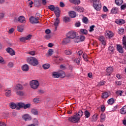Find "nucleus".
Instances as JSON below:
<instances>
[{
  "label": "nucleus",
  "instance_id": "obj_55",
  "mask_svg": "<svg viewBox=\"0 0 126 126\" xmlns=\"http://www.w3.org/2000/svg\"><path fill=\"white\" fill-rule=\"evenodd\" d=\"M40 3L39 2V1H35L34 2V5L36 7H39L40 5Z\"/></svg>",
  "mask_w": 126,
  "mask_h": 126
},
{
  "label": "nucleus",
  "instance_id": "obj_59",
  "mask_svg": "<svg viewBox=\"0 0 126 126\" xmlns=\"http://www.w3.org/2000/svg\"><path fill=\"white\" fill-rule=\"evenodd\" d=\"M28 54H29V55H31V56H35V55H36V52L30 51L28 52Z\"/></svg>",
  "mask_w": 126,
  "mask_h": 126
},
{
  "label": "nucleus",
  "instance_id": "obj_48",
  "mask_svg": "<svg viewBox=\"0 0 126 126\" xmlns=\"http://www.w3.org/2000/svg\"><path fill=\"white\" fill-rule=\"evenodd\" d=\"M17 30L19 32H23V26H18L17 27Z\"/></svg>",
  "mask_w": 126,
  "mask_h": 126
},
{
  "label": "nucleus",
  "instance_id": "obj_53",
  "mask_svg": "<svg viewBox=\"0 0 126 126\" xmlns=\"http://www.w3.org/2000/svg\"><path fill=\"white\" fill-rule=\"evenodd\" d=\"M79 37L80 38V42H83V41L85 40V36L83 35H80L79 36Z\"/></svg>",
  "mask_w": 126,
  "mask_h": 126
},
{
  "label": "nucleus",
  "instance_id": "obj_54",
  "mask_svg": "<svg viewBox=\"0 0 126 126\" xmlns=\"http://www.w3.org/2000/svg\"><path fill=\"white\" fill-rule=\"evenodd\" d=\"M81 33H83V34H85V35H87L88 33L87 30L84 29H81Z\"/></svg>",
  "mask_w": 126,
  "mask_h": 126
},
{
  "label": "nucleus",
  "instance_id": "obj_8",
  "mask_svg": "<svg viewBox=\"0 0 126 126\" xmlns=\"http://www.w3.org/2000/svg\"><path fill=\"white\" fill-rule=\"evenodd\" d=\"M71 41L70 40V38L68 37V36H66L64 38L62 41V44L63 45H67V44H69Z\"/></svg>",
  "mask_w": 126,
  "mask_h": 126
},
{
  "label": "nucleus",
  "instance_id": "obj_36",
  "mask_svg": "<svg viewBox=\"0 0 126 126\" xmlns=\"http://www.w3.org/2000/svg\"><path fill=\"white\" fill-rule=\"evenodd\" d=\"M31 112L32 113L33 115H38V110H37V109H35V108L32 109Z\"/></svg>",
  "mask_w": 126,
  "mask_h": 126
},
{
  "label": "nucleus",
  "instance_id": "obj_15",
  "mask_svg": "<svg viewBox=\"0 0 126 126\" xmlns=\"http://www.w3.org/2000/svg\"><path fill=\"white\" fill-rule=\"evenodd\" d=\"M24 103L20 102L17 103V110H19L20 109H22V108H24Z\"/></svg>",
  "mask_w": 126,
  "mask_h": 126
},
{
  "label": "nucleus",
  "instance_id": "obj_47",
  "mask_svg": "<svg viewBox=\"0 0 126 126\" xmlns=\"http://www.w3.org/2000/svg\"><path fill=\"white\" fill-rule=\"evenodd\" d=\"M106 119V116L105 114H101L100 116V122H104Z\"/></svg>",
  "mask_w": 126,
  "mask_h": 126
},
{
  "label": "nucleus",
  "instance_id": "obj_18",
  "mask_svg": "<svg viewBox=\"0 0 126 126\" xmlns=\"http://www.w3.org/2000/svg\"><path fill=\"white\" fill-rule=\"evenodd\" d=\"M10 108H11V109H16V110H17V104L14 102H11L10 103Z\"/></svg>",
  "mask_w": 126,
  "mask_h": 126
},
{
  "label": "nucleus",
  "instance_id": "obj_61",
  "mask_svg": "<svg viewBox=\"0 0 126 126\" xmlns=\"http://www.w3.org/2000/svg\"><path fill=\"white\" fill-rule=\"evenodd\" d=\"M7 66L10 68L13 67V63L12 62H9L7 64Z\"/></svg>",
  "mask_w": 126,
  "mask_h": 126
},
{
  "label": "nucleus",
  "instance_id": "obj_44",
  "mask_svg": "<svg viewBox=\"0 0 126 126\" xmlns=\"http://www.w3.org/2000/svg\"><path fill=\"white\" fill-rule=\"evenodd\" d=\"M84 114L86 118H88L90 117V112H89L88 110L85 111Z\"/></svg>",
  "mask_w": 126,
  "mask_h": 126
},
{
  "label": "nucleus",
  "instance_id": "obj_45",
  "mask_svg": "<svg viewBox=\"0 0 126 126\" xmlns=\"http://www.w3.org/2000/svg\"><path fill=\"white\" fill-rule=\"evenodd\" d=\"M33 125L35 126H39V122H38V120L36 119H33Z\"/></svg>",
  "mask_w": 126,
  "mask_h": 126
},
{
  "label": "nucleus",
  "instance_id": "obj_3",
  "mask_svg": "<svg viewBox=\"0 0 126 126\" xmlns=\"http://www.w3.org/2000/svg\"><path fill=\"white\" fill-rule=\"evenodd\" d=\"M30 85L32 89L36 90L39 87V81L37 80H32L30 82Z\"/></svg>",
  "mask_w": 126,
  "mask_h": 126
},
{
  "label": "nucleus",
  "instance_id": "obj_37",
  "mask_svg": "<svg viewBox=\"0 0 126 126\" xmlns=\"http://www.w3.org/2000/svg\"><path fill=\"white\" fill-rule=\"evenodd\" d=\"M123 2V0H115V3L117 5H122Z\"/></svg>",
  "mask_w": 126,
  "mask_h": 126
},
{
  "label": "nucleus",
  "instance_id": "obj_63",
  "mask_svg": "<svg viewBox=\"0 0 126 126\" xmlns=\"http://www.w3.org/2000/svg\"><path fill=\"white\" fill-rule=\"evenodd\" d=\"M20 41L21 42H22V43H24V42H25V41H26V38H25V37H22V38H20Z\"/></svg>",
  "mask_w": 126,
  "mask_h": 126
},
{
  "label": "nucleus",
  "instance_id": "obj_17",
  "mask_svg": "<svg viewBox=\"0 0 126 126\" xmlns=\"http://www.w3.org/2000/svg\"><path fill=\"white\" fill-rule=\"evenodd\" d=\"M111 12L112 14L118 13V12H119V8L118 7H114L111 9Z\"/></svg>",
  "mask_w": 126,
  "mask_h": 126
},
{
  "label": "nucleus",
  "instance_id": "obj_50",
  "mask_svg": "<svg viewBox=\"0 0 126 126\" xmlns=\"http://www.w3.org/2000/svg\"><path fill=\"white\" fill-rule=\"evenodd\" d=\"M82 21L83 23H85V24H87V23H88V19L86 17H84Z\"/></svg>",
  "mask_w": 126,
  "mask_h": 126
},
{
  "label": "nucleus",
  "instance_id": "obj_19",
  "mask_svg": "<svg viewBox=\"0 0 126 126\" xmlns=\"http://www.w3.org/2000/svg\"><path fill=\"white\" fill-rule=\"evenodd\" d=\"M120 113L122 115H126V105L124 106L120 109Z\"/></svg>",
  "mask_w": 126,
  "mask_h": 126
},
{
  "label": "nucleus",
  "instance_id": "obj_11",
  "mask_svg": "<svg viewBox=\"0 0 126 126\" xmlns=\"http://www.w3.org/2000/svg\"><path fill=\"white\" fill-rule=\"evenodd\" d=\"M6 52L8 53L11 56H14L15 55V52L13 49L10 47H8L6 50Z\"/></svg>",
  "mask_w": 126,
  "mask_h": 126
},
{
  "label": "nucleus",
  "instance_id": "obj_60",
  "mask_svg": "<svg viewBox=\"0 0 126 126\" xmlns=\"http://www.w3.org/2000/svg\"><path fill=\"white\" fill-rule=\"evenodd\" d=\"M32 37V35L31 34H29L28 36L25 37L26 38V40H31V38Z\"/></svg>",
  "mask_w": 126,
  "mask_h": 126
},
{
  "label": "nucleus",
  "instance_id": "obj_34",
  "mask_svg": "<svg viewBox=\"0 0 126 126\" xmlns=\"http://www.w3.org/2000/svg\"><path fill=\"white\" fill-rule=\"evenodd\" d=\"M52 75L54 78H59V77H60V74H59V72H54Z\"/></svg>",
  "mask_w": 126,
  "mask_h": 126
},
{
  "label": "nucleus",
  "instance_id": "obj_52",
  "mask_svg": "<svg viewBox=\"0 0 126 126\" xmlns=\"http://www.w3.org/2000/svg\"><path fill=\"white\" fill-rule=\"evenodd\" d=\"M117 95H119L120 96H123V93H124V91H118L116 92Z\"/></svg>",
  "mask_w": 126,
  "mask_h": 126
},
{
  "label": "nucleus",
  "instance_id": "obj_51",
  "mask_svg": "<svg viewBox=\"0 0 126 126\" xmlns=\"http://www.w3.org/2000/svg\"><path fill=\"white\" fill-rule=\"evenodd\" d=\"M125 32V29H119L118 33L120 35H123Z\"/></svg>",
  "mask_w": 126,
  "mask_h": 126
},
{
  "label": "nucleus",
  "instance_id": "obj_12",
  "mask_svg": "<svg viewBox=\"0 0 126 126\" xmlns=\"http://www.w3.org/2000/svg\"><path fill=\"white\" fill-rule=\"evenodd\" d=\"M68 15L71 18H75L76 17V12L74 11H70L68 12Z\"/></svg>",
  "mask_w": 126,
  "mask_h": 126
},
{
  "label": "nucleus",
  "instance_id": "obj_57",
  "mask_svg": "<svg viewBox=\"0 0 126 126\" xmlns=\"http://www.w3.org/2000/svg\"><path fill=\"white\" fill-rule=\"evenodd\" d=\"M109 51H110V52H114V50H115V48H114V46L112 45H110L108 48Z\"/></svg>",
  "mask_w": 126,
  "mask_h": 126
},
{
  "label": "nucleus",
  "instance_id": "obj_24",
  "mask_svg": "<svg viewBox=\"0 0 126 126\" xmlns=\"http://www.w3.org/2000/svg\"><path fill=\"white\" fill-rule=\"evenodd\" d=\"M15 88L17 90H23L24 89V87L21 84L16 85Z\"/></svg>",
  "mask_w": 126,
  "mask_h": 126
},
{
  "label": "nucleus",
  "instance_id": "obj_25",
  "mask_svg": "<svg viewBox=\"0 0 126 126\" xmlns=\"http://www.w3.org/2000/svg\"><path fill=\"white\" fill-rule=\"evenodd\" d=\"M76 10H77L78 12H83L84 11V8L82 7L77 6L75 8Z\"/></svg>",
  "mask_w": 126,
  "mask_h": 126
},
{
  "label": "nucleus",
  "instance_id": "obj_4",
  "mask_svg": "<svg viewBox=\"0 0 126 126\" xmlns=\"http://www.w3.org/2000/svg\"><path fill=\"white\" fill-rule=\"evenodd\" d=\"M93 6L96 10H100V9H101V7H102V5L101 4V2H100V0H97L94 1Z\"/></svg>",
  "mask_w": 126,
  "mask_h": 126
},
{
  "label": "nucleus",
  "instance_id": "obj_27",
  "mask_svg": "<svg viewBox=\"0 0 126 126\" xmlns=\"http://www.w3.org/2000/svg\"><path fill=\"white\" fill-rule=\"evenodd\" d=\"M115 99L114 98H110L108 101L107 103L109 105H113L115 103Z\"/></svg>",
  "mask_w": 126,
  "mask_h": 126
},
{
  "label": "nucleus",
  "instance_id": "obj_43",
  "mask_svg": "<svg viewBox=\"0 0 126 126\" xmlns=\"http://www.w3.org/2000/svg\"><path fill=\"white\" fill-rule=\"evenodd\" d=\"M98 120V114H94L93 116L92 122H96Z\"/></svg>",
  "mask_w": 126,
  "mask_h": 126
},
{
  "label": "nucleus",
  "instance_id": "obj_29",
  "mask_svg": "<svg viewBox=\"0 0 126 126\" xmlns=\"http://www.w3.org/2000/svg\"><path fill=\"white\" fill-rule=\"evenodd\" d=\"M77 117H78L80 119V118H81L82 117V116H83V111L80 110L78 111V112L75 114Z\"/></svg>",
  "mask_w": 126,
  "mask_h": 126
},
{
  "label": "nucleus",
  "instance_id": "obj_35",
  "mask_svg": "<svg viewBox=\"0 0 126 126\" xmlns=\"http://www.w3.org/2000/svg\"><path fill=\"white\" fill-rule=\"evenodd\" d=\"M31 106L32 105L31 103H28L27 104L24 103V110H26V109H30Z\"/></svg>",
  "mask_w": 126,
  "mask_h": 126
},
{
  "label": "nucleus",
  "instance_id": "obj_10",
  "mask_svg": "<svg viewBox=\"0 0 126 126\" xmlns=\"http://www.w3.org/2000/svg\"><path fill=\"white\" fill-rule=\"evenodd\" d=\"M55 14L56 16V18H59L60 15L61 11L60 10V8L59 7H56V9L54 10Z\"/></svg>",
  "mask_w": 126,
  "mask_h": 126
},
{
  "label": "nucleus",
  "instance_id": "obj_32",
  "mask_svg": "<svg viewBox=\"0 0 126 126\" xmlns=\"http://www.w3.org/2000/svg\"><path fill=\"white\" fill-rule=\"evenodd\" d=\"M5 96L6 97H9L11 95V91L10 90H6V92L5 94Z\"/></svg>",
  "mask_w": 126,
  "mask_h": 126
},
{
  "label": "nucleus",
  "instance_id": "obj_40",
  "mask_svg": "<svg viewBox=\"0 0 126 126\" xmlns=\"http://www.w3.org/2000/svg\"><path fill=\"white\" fill-rule=\"evenodd\" d=\"M73 40L75 43H79V42H80L79 36H78L77 35H76V37L74 38H73Z\"/></svg>",
  "mask_w": 126,
  "mask_h": 126
},
{
  "label": "nucleus",
  "instance_id": "obj_1",
  "mask_svg": "<svg viewBox=\"0 0 126 126\" xmlns=\"http://www.w3.org/2000/svg\"><path fill=\"white\" fill-rule=\"evenodd\" d=\"M41 17V15L39 13H37L35 15V17L33 16H31L29 18L30 22L32 24H37L39 23V19Z\"/></svg>",
  "mask_w": 126,
  "mask_h": 126
},
{
  "label": "nucleus",
  "instance_id": "obj_20",
  "mask_svg": "<svg viewBox=\"0 0 126 126\" xmlns=\"http://www.w3.org/2000/svg\"><path fill=\"white\" fill-rule=\"evenodd\" d=\"M99 40L101 42L102 45H106V41H105V37L103 36H100L99 37Z\"/></svg>",
  "mask_w": 126,
  "mask_h": 126
},
{
  "label": "nucleus",
  "instance_id": "obj_30",
  "mask_svg": "<svg viewBox=\"0 0 126 126\" xmlns=\"http://www.w3.org/2000/svg\"><path fill=\"white\" fill-rule=\"evenodd\" d=\"M63 21L65 23H67L70 21V18L69 17H64L63 18Z\"/></svg>",
  "mask_w": 126,
  "mask_h": 126
},
{
  "label": "nucleus",
  "instance_id": "obj_42",
  "mask_svg": "<svg viewBox=\"0 0 126 126\" xmlns=\"http://www.w3.org/2000/svg\"><path fill=\"white\" fill-rule=\"evenodd\" d=\"M48 8L49 9L51 10V11H54L56 10V7H55V6L54 5H51L48 6Z\"/></svg>",
  "mask_w": 126,
  "mask_h": 126
},
{
  "label": "nucleus",
  "instance_id": "obj_7",
  "mask_svg": "<svg viewBox=\"0 0 126 126\" xmlns=\"http://www.w3.org/2000/svg\"><path fill=\"white\" fill-rule=\"evenodd\" d=\"M105 36L106 38L111 39V38H113V37H114V33H113L111 31H106L105 32Z\"/></svg>",
  "mask_w": 126,
  "mask_h": 126
},
{
  "label": "nucleus",
  "instance_id": "obj_6",
  "mask_svg": "<svg viewBox=\"0 0 126 126\" xmlns=\"http://www.w3.org/2000/svg\"><path fill=\"white\" fill-rule=\"evenodd\" d=\"M80 120V118L76 114L68 118V121L71 122V123H73L74 124H75V123H78V121Z\"/></svg>",
  "mask_w": 126,
  "mask_h": 126
},
{
  "label": "nucleus",
  "instance_id": "obj_23",
  "mask_svg": "<svg viewBox=\"0 0 126 126\" xmlns=\"http://www.w3.org/2000/svg\"><path fill=\"white\" fill-rule=\"evenodd\" d=\"M117 50L121 54H123L124 53V49H123V47L121 46V45H117Z\"/></svg>",
  "mask_w": 126,
  "mask_h": 126
},
{
  "label": "nucleus",
  "instance_id": "obj_9",
  "mask_svg": "<svg viewBox=\"0 0 126 126\" xmlns=\"http://www.w3.org/2000/svg\"><path fill=\"white\" fill-rule=\"evenodd\" d=\"M15 22H20V23H24L25 22V17L23 16H20L18 19L14 20Z\"/></svg>",
  "mask_w": 126,
  "mask_h": 126
},
{
  "label": "nucleus",
  "instance_id": "obj_13",
  "mask_svg": "<svg viewBox=\"0 0 126 126\" xmlns=\"http://www.w3.org/2000/svg\"><path fill=\"white\" fill-rule=\"evenodd\" d=\"M23 119L25 120L26 122H27V121H31L32 120V118H31V116H29L28 114H26L23 116Z\"/></svg>",
  "mask_w": 126,
  "mask_h": 126
},
{
  "label": "nucleus",
  "instance_id": "obj_5",
  "mask_svg": "<svg viewBox=\"0 0 126 126\" xmlns=\"http://www.w3.org/2000/svg\"><path fill=\"white\" fill-rule=\"evenodd\" d=\"M66 36L70 39H74L77 36V33L73 31H71L67 33Z\"/></svg>",
  "mask_w": 126,
  "mask_h": 126
},
{
  "label": "nucleus",
  "instance_id": "obj_14",
  "mask_svg": "<svg viewBox=\"0 0 126 126\" xmlns=\"http://www.w3.org/2000/svg\"><path fill=\"white\" fill-rule=\"evenodd\" d=\"M113 70H114V69L113 68V67H108L106 69V72L108 75H110L111 73L113 72Z\"/></svg>",
  "mask_w": 126,
  "mask_h": 126
},
{
  "label": "nucleus",
  "instance_id": "obj_41",
  "mask_svg": "<svg viewBox=\"0 0 126 126\" xmlns=\"http://www.w3.org/2000/svg\"><path fill=\"white\" fill-rule=\"evenodd\" d=\"M59 77H62V78H63L64 76H65V73L63 72V71H61L60 72H59Z\"/></svg>",
  "mask_w": 126,
  "mask_h": 126
},
{
  "label": "nucleus",
  "instance_id": "obj_16",
  "mask_svg": "<svg viewBox=\"0 0 126 126\" xmlns=\"http://www.w3.org/2000/svg\"><path fill=\"white\" fill-rule=\"evenodd\" d=\"M116 23H117V24H119V25H122L123 24H125V23H126V22L125 21V20L121 19L117 20L116 21Z\"/></svg>",
  "mask_w": 126,
  "mask_h": 126
},
{
  "label": "nucleus",
  "instance_id": "obj_62",
  "mask_svg": "<svg viewBox=\"0 0 126 126\" xmlns=\"http://www.w3.org/2000/svg\"><path fill=\"white\" fill-rule=\"evenodd\" d=\"M115 85L117 86H120V85H122V82L121 81H116L115 82Z\"/></svg>",
  "mask_w": 126,
  "mask_h": 126
},
{
  "label": "nucleus",
  "instance_id": "obj_33",
  "mask_svg": "<svg viewBox=\"0 0 126 126\" xmlns=\"http://www.w3.org/2000/svg\"><path fill=\"white\" fill-rule=\"evenodd\" d=\"M102 98L105 99V98H108L109 97V94L107 92L103 93L101 95Z\"/></svg>",
  "mask_w": 126,
  "mask_h": 126
},
{
  "label": "nucleus",
  "instance_id": "obj_46",
  "mask_svg": "<svg viewBox=\"0 0 126 126\" xmlns=\"http://www.w3.org/2000/svg\"><path fill=\"white\" fill-rule=\"evenodd\" d=\"M42 67H43L44 69H48V68H50V64L49 63L44 64L42 65Z\"/></svg>",
  "mask_w": 126,
  "mask_h": 126
},
{
  "label": "nucleus",
  "instance_id": "obj_28",
  "mask_svg": "<svg viewBox=\"0 0 126 126\" xmlns=\"http://www.w3.org/2000/svg\"><path fill=\"white\" fill-rule=\"evenodd\" d=\"M60 24V20H59V18H56V21L54 22V25L55 26V29H57V27L59 26V24Z\"/></svg>",
  "mask_w": 126,
  "mask_h": 126
},
{
  "label": "nucleus",
  "instance_id": "obj_39",
  "mask_svg": "<svg viewBox=\"0 0 126 126\" xmlns=\"http://www.w3.org/2000/svg\"><path fill=\"white\" fill-rule=\"evenodd\" d=\"M16 94L18 95V96H23L24 93L21 91H18L16 92Z\"/></svg>",
  "mask_w": 126,
  "mask_h": 126
},
{
  "label": "nucleus",
  "instance_id": "obj_56",
  "mask_svg": "<svg viewBox=\"0 0 126 126\" xmlns=\"http://www.w3.org/2000/svg\"><path fill=\"white\" fill-rule=\"evenodd\" d=\"M94 28H95L94 25H92L90 27L89 32H93L94 31Z\"/></svg>",
  "mask_w": 126,
  "mask_h": 126
},
{
  "label": "nucleus",
  "instance_id": "obj_38",
  "mask_svg": "<svg viewBox=\"0 0 126 126\" xmlns=\"http://www.w3.org/2000/svg\"><path fill=\"white\" fill-rule=\"evenodd\" d=\"M33 102L34 104H38L40 102V98L35 97L33 99Z\"/></svg>",
  "mask_w": 126,
  "mask_h": 126
},
{
  "label": "nucleus",
  "instance_id": "obj_64",
  "mask_svg": "<svg viewBox=\"0 0 126 126\" xmlns=\"http://www.w3.org/2000/svg\"><path fill=\"white\" fill-rule=\"evenodd\" d=\"M121 8L122 10L126 9V4H124L121 6Z\"/></svg>",
  "mask_w": 126,
  "mask_h": 126
},
{
  "label": "nucleus",
  "instance_id": "obj_58",
  "mask_svg": "<svg viewBox=\"0 0 126 126\" xmlns=\"http://www.w3.org/2000/svg\"><path fill=\"white\" fill-rule=\"evenodd\" d=\"M48 56H52L53 55V53H54V51H53V49H50L48 51Z\"/></svg>",
  "mask_w": 126,
  "mask_h": 126
},
{
  "label": "nucleus",
  "instance_id": "obj_22",
  "mask_svg": "<svg viewBox=\"0 0 126 126\" xmlns=\"http://www.w3.org/2000/svg\"><path fill=\"white\" fill-rule=\"evenodd\" d=\"M22 68L23 71H28L29 70V66L27 64H25L22 66Z\"/></svg>",
  "mask_w": 126,
  "mask_h": 126
},
{
  "label": "nucleus",
  "instance_id": "obj_21",
  "mask_svg": "<svg viewBox=\"0 0 126 126\" xmlns=\"http://www.w3.org/2000/svg\"><path fill=\"white\" fill-rule=\"evenodd\" d=\"M69 1L71 3H73L74 4H80V0H69Z\"/></svg>",
  "mask_w": 126,
  "mask_h": 126
},
{
  "label": "nucleus",
  "instance_id": "obj_31",
  "mask_svg": "<svg viewBox=\"0 0 126 126\" xmlns=\"http://www.w3.org/2000/svg\"><path fill=\"white\" fill-rule=\"evenodd\" d=\"M64 53L65 55H67L68 56H70L72 54V51L69 50H65L64 51Z\"/></svg>",
  "mask_w": 126,
  "mask_h": 126
},
{
  "label": "nucleus",
  "instance_id": "obj_49",
  "mask_svg": "<svg viewBox=\"0 0 126 126\" xmlns=\"http://www.w3.org/2000/svg\"><path fill=\"white\" fill-rule=\"evenodd\" d=\"M83 58L85 62H88V57L87 56V54L86 53H84L83 55Z\"/></svg>",
  "mask_w": 126,
  "mask_h": 126
},
{
  "label": "nucleus",
  "instance_id": "obj_26",
  "mask_svg": "<svg viewBox=\"0 0 126 126\" xmlns=\"http://www.w3.org/2000/svg\"><path fill=\"white\" fill-rule=\"evenodd\" d=\"M123 48L126 50V36H124L123 38Z\"/></svg>",
  "mask_w": 126,
  "mask_h": 126
},
{
  "label": "nucleus",
  "instance_id": "obj_2",
  "mask_svg": "<svg viewBox=\"0 0 126 126\" xmlns=\"http://www.w3.org/2000/svg\"><path fill=\"white\" fill-rule=\"evenodd\" d=\"M27 62L28 63H29V64L33 65V66H36V65H38L39 63L38 60L33 57L28 58L27 60Z\"/></svg>",
  "mask_w": 126,
  "mask_h": 126
}]
</instances>
